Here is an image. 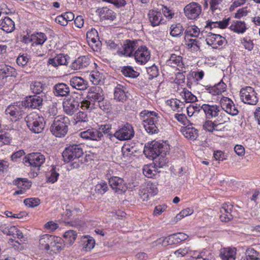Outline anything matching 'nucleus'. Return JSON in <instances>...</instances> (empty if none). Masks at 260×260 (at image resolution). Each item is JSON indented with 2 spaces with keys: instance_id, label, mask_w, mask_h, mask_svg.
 <instances>
[{
  "instance_id": "de8ad7c7",
  "label": "nucleus",
  "mask_w": 260,
  "mask_h": 260,
  "mask_svg": "<svg viewBox=\"0 0 260 260\" xmlns=\"http://www.w3.org/2000/svg\"><path fill=\"white\" fill-rule=\"evenodd\" d=\"M166 154H162L158 155V156H156L155 158H151L154 160V165L155 166L156 168H157V170L158 168H162L167 163V158L166 157Z\"/></svg>"
},
{
  "instance_id": "4be33fe9",
  "label": "nucleus",
  "mask_w": 260,
  "mask_h": 260,
  "mask_svg": "<svg viewBox=\"0 0 260 260\" xmlns=\"http://www.w3.org/2000/svg\"><path fill=\"white\" fill-rule=\"evenodd\" d=\"M109 183L111 187L116 191L125 192L127 189V186L121 178L116 176L111 177L109 178Z\"/></svg>"
},
{
  "instance_id": "680f3d73",
  "label": "nucleus",
  "mask_w": 260,
  "mask_h": 260,
  "mask_svg": "<svg viewBox=\"0 0 260 260\" xmlns=\"http://www.w3.org/2000/svg\"><path fill=\"white\" fill-rule=\"evenodd\" d=\"M161 11L164 15L168 20L171 19L174 17L175 14L174 11L172 9H170V8L165 6H162Z\"/></svg>"
},
{
  "instance_id": "423d86ee",
  "label": "nucleus",
  "mask_w": 260,
  "mask_h": 260,
  "mask_svg": "<svg viewBox=\"0 0 260 260\" xmlns=\"http://www.w3.org/2000/svg\"><path fill=\"white\" fill-rule=\"evenodd\" d=\"M25 121L28 128L35 133L39 134L44 128L45 121L44 117L36 112H32L25 117Z\"/></svg>"
},
{
  "instance_id": "412c9836",
  "label": "nucleus",
  "mask_w": 260,
  "mask_h": 260,
  "mask_svg": "<svg viewBox=\"0 0 260 260\" xmlns=\"http://www.w3.org/2000/svg\"><path fill=\"white\" fill-rule=\"evenodd\" d=\"M138 47V41L127 40L123 44V50L120 52L126 56H134V52Z\"/></svg>"
},
{
  "instance_id": "b1692460",
  "label": "nucleus",
  "mask_w": 260,
  "mask_h": 260,
  "mask_svg": "<svg viewBox=\"0 0 260 260\" xmlns=\"http://www.w3.org/2000/svg\"><path fill=\"white\" fill-rule=\"evenodd\" d=\"M96 12L102 20L113 21L116 17V14L107 7L99 8Z\"/></svg>"
},
{
  "instance_id": "f03ea898",
  "label": "nucleus",
  "mask_w": 260,
  "mask_h": 260,
  "mask_svg": "<svg viewBox=\"0 0 260 260\" xmlns=\"http://www.w3.org/2000/svg\"><path fill=\"white\" fill-rule=\"evenodd\" d=\"M160 114L152 111L144 110L140 113L141 120L145 131L150 135L157 134Z\"/></svg>"
},
{
  "instance_id": "f3484780",
  "label": "nucleus",
  "mask_w": 260,
  "mask_h": 260,
  "mask_svg": "<svg viewBox=\"0 0 260 260\" xmlns=\"http://www.w3.org/2000/svg\"><path fill=\"white\" fill-rule=\"evenodd\" d=\"M43 95H31L26 97L25 100L22 102L25 108L39 109L43 104Z\"/></svg>"
},
{
  "instance_id": "a19ab883",
  "label": "nucleus",
  "mask_w": 260,
  "mask_h": 260,
  "mask_svg": "<svg viewBox=\"0 0 260 260\" xmlns=\"http://www.w3.org/2000/svg\"><path fill=\"white\" fill-rule=\"evenodd\" d=\"M243 260H260V253L252 248H248Z\"/></svg>"
},
{
  "instance_id": "6e6d98bb",
  "label": "nucleus",
  "mask_w": 260,
  "mask_h": 260,
  "mask_svg": "<svg viewBox=\"0 0 260 260\" xmlns=\"http://www.w3.org/2000/svg\"><path fill=\"white\" fill-rule=\"evenodd\" d=\"M108 189L107 184L103 181H101L95 186V191L96 193L101 194L105 193Z\"/></svg>"
},
{
  "instance_id": "1a4fd4ad",
  "label": "nucleus",
  "mask_w": 260,
  "mask_h": 260,
  "mask_svg": "<svg viewBox=\"0 0 260 260\" xmlns=\"http://www.w3.org/2000/svg\"><path fill=\"white\" fill-rule=\"evenodd\" d=\"M134 134L132 125L126 123L116 131L113 136L120 141H124L131 139L134 137Z\"/></svg>"
},
{
  "instance_id": "f257e3e1",
  "label": "nucleus",
  "mask_w": 260,
  "mask_h": 260,
  "mask_svg": "<svg viewBox=\"0 0 260 260\" xmlns=\"http://www.w3.org/2000/svg\"><path fill=\"white\" fill-rule=\"evenodd\" d=\"M220 106L211 104H203L201 107L208 119L216 117L222 110L226 113L232 115L236 116L239 113L237 107L236 106L232 100L227 97H222L220 101Z\"/></svg>"
},
{
  "instance_id": "37998d69",
  "label": "nucleus",
  "mask_w": 260,
  "mask_h": 260,
  "mask_svg": "<svg viewBox=\"0 0 260 260\" xmlns=\"http://www.w3.org/2000/svg\"><path fill=\"white\" fill-rule=\"evenodd\" d=\"M200 33V29L197 26L195 25L190 26L188 27L184 32V39L186 42H187V39H188L189 37H198Z\"/></svg>"
},
{
  "instance_id": "774afa93",
  "label": "nucleus",
  "mask_w": 260,
  "mask_h": 260,
  "mask_svg": "<svg viewBox=\"0 0 260 260\" xmlns=\"http://www.w3.org/2000/svg\"><path fill=\"white\" fill-rule=\"evenodd\" d=\"M77 122H87L88 121V117L87 114L86 112L79 111L76 116Z\"/></svg>"
},
{
  "instance_id": "3c124183",
  "label": "nucleus",
  "mask_w": 260,
  "mask_h": 260,
  "mask_svg": "<svg viewBox=\"0 0 260 260\" xmlns=\"http://www.w3.org/2000/svg\"><path fill=\"white\" fill-rule=\"evenodd\" d=\"M144 175L148 178H152L154 176L156 172L159 173L160 171L157 170L155 166H146L143 169Z\"/></svg>"
},
{
  "instance_id": "a18cd8bd",
  "label": "nucleus",
  "mask_w": 260,
  "mask_h": 260,
  "mask_svg": "<svg viewBox=\"0 0 260 260\" xmlns=\"http://www.w3.org/2000/svg\"><path fill=\"white\" fill-rule=\"evenodd\" d=\"M46 35L43 32H37L32 35V44L42 45L47 40Z\"/></svg>"
},
{
  "instance_id": "a878e982",
  "label": "nucleus",
  "mask_w": 260,
  "mask_h": 260,
  "mask_svg": "<svg viewBox=\"0 0 260 260\" xmlns=\"http://www.w3.org/2000/svg\"><path fill=\"white\" fill-rule=\"evenodd\" d=\"M49 250L54 252H59L63 249L65 244L63 240L59 237L52 236L51 242L49 243Z\"/></svg>"
},
{
  "instance_id": "2eb2a0df",
  "label": "nucleus",
  "mask_w": 260,
  "mask_h": 260,
  "mask_svg": "<svg viewBox=\"0 0 260 260\" xmlns=\"http://www.w3.org/2000/svg\"><path fill=\"white\" fill-rule=\"evenodd\" d=\"M135 58L137 62L141 64L146 63L150 58V53L148 48L145 46L137 48L134 53Z\"/></svg>"
},
{
  "instance_id": "4468645a",
  "label": "nucleus",
  "mask_w": 260,
  "mask_h": 260,
  "mask_svg": "<svg viewBox=\"0 0 260 260\" xmlns=\"http://www.w3.org/2000/svg\"><path fill=\"white\" fill-rule=\"evenodd\" d=\"M45 161V157L41 153H31L26 157L25 162H28L30 166L39 169L40 167Z\"/></svg>"
},
{
  "instance_id": "0eeeda50",
  "label": "nucleus",
  "mask_w": 260,
  "mask_h": 260,
  "mask_svg": "<svg viewBox=\"0 0 260 260\" xmlns=\"http://www.w3.org/2000/svg\"><path fill=\"white\" fill-rule=\"evenodd\" d=\"M168 146L157 141H152L150 144L145 146L144 153L149 159L155 158L158 155L167 154Z\"/></svg>"
},
{
  "instance_id": "c756f323",
  "label": "nucleus",
  "mask_w": 260,
  "mask_h": 260,
  "mask_svg": "<svg viewBox=\"0 0 260 260\" xmlns=\"http://www.w3.org/2000/svg\"><path fill=\"white\" fill-rule=\"evenodd\" d=\"M15 24L14 21L8 17L0 20V29L4 31L9 33L14 30Z\"/></svg>"
},
{
  "instance_id": "c03bdc74",
  "label": "nucleus",
  "mask_w": 260,
  "mask_h": 260,
  "mask_svg": "<svg viewBox=\"0 0 260 260\" xmlns=\"http://www.w3.org/2000/svg\"><path fill=\"white\" fill-rule=\"evenodd\" d=\"M52 236V235L45 234L41 237L39 240L40 248L46 250H49V243L51 242Z\"/></svg>"
},
{
  "instance_id": "bf43d9fd",
  "label": "nucleus",
  "mask_w": 260,
  "mask_h": 260,
  "mask_svg": "<svg viewBox=\"0 0 260 260\" xmlns=\"http://www.w3.org/2000/svg\"><path fill=\"white\" fill-rule=\"evenodd\" d=\"M188 41L186 43L188 49L191 51H197L200 49V46L198 45V41L197 39H190L188 38Z\"/></svg>"
},
{
  "instance_id": "2f4dec72",
  "label": "nucleus",
  "mask_w": 260,
  "mask_h": 260,
  "mask_svg": "<svg viewBox=\"0 0 260 260\" xmlns=\"http://www.w3.org/2000/svg\"><path fill=\"white\" fill-rule=\"evenodd\" d=\"M226 88V85L224 82L220 81L213 86H207L206 89L211 94L216 95L221 94L225 90Z\"/></svg>"
},
{
  "instance_id": "dca6fc26",
  "label": "nucleus",
  "mask_w": 260,
  "mask_h": 260,
  "mask_svg": "<svg viewBox=\"0 0 260 260\" xmlns=\"http://www.w3.org/2000/svg\"><path fill=\"white\" fill-rule=\"evenodd\" d=\"M206 42L208 45L212 46L214 49H216L218 46H221L227 43V41L225 38L220 35L213 33L209 34L206 39Z\"/></svg>"
},
{
  "instance_id": "6e6552de",
  "label": "nucleus",
  "mask_w": 260,
  "mask_h": 260,
  "mask_svg": "<svg viewBox=\"0 0 260 260\" xmlns=\"http://www.w3.org/2000/svg\"><path fill=\"white\" fill-rule=\"evenodd\" d=\"M240 96L243 103L249 105H255L258 101L257 93L250 86L242 88L240 91Z\"/></svg>"
},
{
  "instance_id": "9d476101",
  "label": "nucleus",
  "mask_w": 260,
  "mask_h": 260,
  "mask_svg": "<svg viewBox=\"0 0 260 260\" xmlns=\"http://www.w3.org/2000/svg\"><path fill=\"white\" fill-rule=\"evenodd\" d=\"M202 12L201 5L196 2H191L184 8L185 16L190 20L196 19L199 17Z\"/></svg>"
},
{
  "instance_id": "a211bd4d",
  "label": "nucleus",
  "mask_w": 260,
  "mask_h": 260,
  "mask_svg": "<svg viewBox=\"0 0 260 260\" xmlns=\"http://www.w3.org/2000/svg\"><path fill=\"white\" fill-rule=\"evenodd\" d=\"M80 103L74 98L70 99L63 102L64 112L68 115H73L79 109Z\"/></svg>"
},
{
  "instance_id": "39448f33",
  "label": "nucleus",
  "mask_w": 260,
  "mask_h": 260,
  "mask_svg": "<svg viewBox=\"0 0 260 260\" xmlns=\"http://www.w3.org/2000/svg\"><path fill=\"white\" fill-rule=\"evenodd\" d=\"M70 121L68 117L64 115L56 116L51 124L50 130L56 137H64L68 133Z\"/></svg>"
},
{
  "instance_id": "bb28decb",
  "label": "nucleus",
  "mask_w": 260,
  "mask_h": 260,
  "mask_svg": "<svg viewBox=\"0 0 260 260\" xmlns=\"http://www.w3.org/2000/svg\"><path fill=\"white\" fill-rule=\"evenodd\" d=\"M53 92L56 96H66L70 93V88L66 84L59 83L53 86Z\"/></svg>"
},
{
  "instance_id": "cd10ccee",
  "label": "nucleus",
  "mask_w": 260,
  "mask_h": 260,
  "mask_svg": "<svg viewBox=\"0 0 260 260\" xmlns=\"http://www.w3.org/2000/svg\"><path fill=\"white\" fill-rule=\"evenodd\" d=\"M90 63V60L85 56L78 57L71 64V68L75 70H81L87 68Z\"/></svg>"
},
{
  "instance_id": "e433bc0d",
  "label": "nucleus",
  "mask_w": 260,
  "mask_h": 260,
  "mask_svg": "<svg viewBox=\"0 0 260 260\" xmlns=\"http://www.w3.org/2000/svg\"><path fill=\"white\" fill-rule=\"evenodd\" d=\"M230 29L238 34H243L246 31L247 27L244 21L237 20L233 22Z\"/></svg>"
},
{
  "instance_id": "c85d7f7f",
  "label": "nucleus",
  "mask_w": 260,
  "mask_h": 260,
  "mask_svg": "<svg viewBox=\"0 0 260 260\" xmlns=\"http://www.w3.org/2000/svg\"><path fill=\"white\" fill-rule=\"evenodd\" d=\"M148 16L149 20L152 26H156L161 23L162 19V15L160 12L151 10H150Z\"/></svg>"
},
{
  "instance_id": "ea45409f",
  "label": "nucleus",
  "mask_w": 260,
  "mask_h": 260,
  "mask_svg": "<svg viewBox=\"0 0 260 260\" xmlns=\"http://www.w3.org/2000/svg\"><path fill=\"white\" fill-rule=\"evenodd\" d=\"M170 35L173 37H179L183 35L184 28L182 25L178 23L172 24L170 27Z\"/></svg>"
},
{
  "instance_id": "f8f14e48",
  "label": "nucleus",
  "mask_w": 260,
  "mask_h": 260,
  "mask_svg": "<svg viewBox=\"0 0 260 260\" xmlns=\"http://www.w3.org/2000/svg\"><path fill=\"white\" fill-rule=\"evenodd\" d=\"M188 236L183 233H178L170 235L167 237H165L162 242H160V239L157 240L158 243L162 244L164 246L178 243L182 241L187 239Z\"/></svg>"
},
{
  "instance_id": "f704fd0d",
  "label": "nucleus",
  "mask_w": 260,
  "mask_h": 260,
  "mask_svg": "<svg viewBox=\"0 0 260 260\" xmlns=\"http://www.w3.org/2000/svg\"><path fill=\"white\" fill-rule=\"evenodd\" d=\"M114 99L117 101L124 102L127 98L124 87L120 84H118L114 89Z\"/></svg>"
},
{
  "instance_id": "8fccbe9b",
  "label": "nucleus",
  "mask_w": 260,
  "mask_h": 260,
  "mask_svg": "<svg viewBox=\"0 0 260 260\" xmlns=\"http://www.w3.org/2000/svg\"><path fill=\"white\" fill-rule=\"evenodd\" d=\"M167 103L174 111H177L178 112L182 111L183 108L181 107V106L184 105L182 102H181L179 100L176 99L168 100Z\"/></svg>"
},
{
  "instance_id": "20e7f679",
  "label": "nucleus",
  "mask_w": 260,
  "mask_h": 260,
  "mask_svg": "<svg viewBox=\"0 0 260 260\" xmlns=\"http://www.w3.org/2000/svg\"><path fill=\"white\" fill-rule=\"evenodd\" d=\"M83 151L80 145H70L62 152V157L65 162L74 161L72 166L74 168H78L83 163Z\"/></svg>"
},
{
  "instance_id": "6ab92c4d",
  "label": "nucleus",
  "mask_w": 260,
  "mask_h": 260,
  "mask_svg": "<svg viewBox=\"0 0 260 260\" xmlns=\"http://www.w3.org/2000/svg\"><path fill=\"white\" fill-rule=\"evenodd\" d=\"M158 192V189L156 185L153 183H148L146 187L143 188L141 187L140 189L139 195L143 201H147L149 196H154Z\"/></svg>"
},
{
  "instance_id": "ddd939ff",
  "label": "nucleus",
  "mask_w": 260,
  "mask_h": 260,
  "mask_svg": "<svg viewBox=\"0 0 260 260\" xmlns=\"http://www.w3.org/2000/svg\"><path fill=\"white\" fill-rule=\"evenodd\" d=\"M24 107V106L22 105V102H19L16 103V104L11 105L8 106L5 112L7 115H10L16 121L22 117V115L24 114L23 110Z\"/></svg>"
},
{
  "instance_id": "4c0bfd02",
  "label": "nucleus",
  "mask_w": 260,
  "mask_h": 260,
  "mask_svg": "<svg viewBox=\"0 0 260 260\" xmlns=\"http://www.w3.org/2000/svg\"><path fill=\"white\" fill-rule=\"evenodd\" d=\"M123 158L125 161H129L130 157L136 152L135 148L129 145H124L121 149Z\"/></svg>"
},
{
  "instance_id": "09e8293b",
  "label": "nucleus",
  "mask_w": 260,
  "mask_h": 260,
  "mask_svg": "<svg viewBox=\"0 0 260 260\" xmlns=\"http://www.w3.org/2000/svg\"><path fill=\"white\" fill-rule=\"evenodd\" d=\"M14 184L17 186L18 188H23L24 189H28L31 183L25 178H17L14 181Z\"/></svg>"
},
{
  "instance_id": "603ef678",
  "label": "nucleus",
  "mask_w": 260,
  "mask_h": 260,
  "mask_svg": "<svg viewBox=\"0 0 260 260\" xmlns=\"http://www.w3.org/2000/svg\"><path fill=\"white\" fill-rule=\"evenodd\" d=\"M121 72L124 76L127 77L136 78L139 75V73L130 66L124 67Z\"/></svg>"
},
{
  "instance_id": "c9c22d12",
  "label": "nucleus",
  "mask_w": 260,
  "mask_h": 260,
  "mask_svg": "<svg viewBox=\"0 0 260 260\" xmlns=\"http://www.w3.org/2000/svg\"><path fill=\"white\" fill-rule=\"evenodd\" d=\"M167 63L168 65L173 67H178L181 69L184 67L182 56L175 54H171L169 59L167 60Z\"/></svg>"
},
{
  "instance_id": "052dcab7",
  "label": "nucleus",
  "mask_w": 260,
  "mask_h": 260,
  "mask_svg": "<svg viewBox=\"0 0 260 260\" xmlns=\"http://www.w3.org/2000/svg\"><path fill=\"white\" fill-rule=\"evenodd\" d=\"M58 176L59 174L52 168L47 174V181L54 183L57 180Z\"/></svg>"
},
{
  "instance_id": "0e129e2a",
  "label": "nucleus",
  "mask_w": 260,
  "mask_h": 260,
  "mask_svg": "<svg viewBox=\"0 0 260 260\" xmlns=\"http://www.w3.org/2000/svg\"><path fill=\"white\" fill-rule=\"evenodd\" d=\"M100 131H101L102 133L105 134H109L110 137H114L112 134L111 129L112 125L110 124H101L99 125V128Z\"/></svg>"
},
{
  "instance_id": "393cba45",
  "label": "nucleus",
  "mask_w": 260,
  "mask_h": 260,
  "mask_svg": "<svg viewBox=\"0 0 260 260\" xmlns=\"http://www.w3.org/2000/svg\"><path fill=\"white\" fill-rule=\"evenodd\" d=\"M69 57L62 54H57L52 58H49L48 60V64H51L54 67L59 66L67 65Z\"/></svg>"
},
{
  "instance_id": "338daca9",
  "label": "nucleus",
  "mask_w": 260,
  "mask_h": 260,
  "mask_svg": "<svg viewBox=\"0 0 260 260\" xmlns=\"http://www.w3.org/2000/svg\"><path fill=\"white\" fill-rule=\"evenodd\" d=\"M225 111H221L218 114V116H217V120L220 123L218 124H221L222 123H224L228 122L230 121V118L228 117L226 114L225 113Z\"/></svg>"
},
{
  "instance_id": "864d4df0",
  "label": "nucleus",
  "mask_w": 260,
  "mask_h": 260,
  "mask_svg": "<svg viewBox=\"0 0 260 260\" xmlns=\"http://www.w3.org/2000/svg\"><path fill=\"white\" fill-rule=\"evenodd\" d=\"M57 108L54 105L50 106L46 114V117L47 118L46 121H49V119L53 120L57 116Z\"/></svg>"
},
{
  "instance_id": "79ce46f5",
  "label": "nucleus",
  "mask_w": 260,
  "mask_h": 260,
  "mask_svg": "<svg viewBox=\"0 0 260 260\" xmlns=\"http://www.w3.org/2000/svg\"><path fill=\"white\" fill-rule=\"evenodd\" d=\"M77 233L74 230H69L63 234L65 242L67 245L71 246L77 238Z\"/></svg>"
},
{
  "instance_id": "13d9d810",
  "label": "nucleus",
  "mask_w": 260,
  "mask_h": 260,
  "mask_svg": "<svg viewBox=\"0 0 260 260\" xmlns=\"http://www.w3.org/2000/svg\"><path fill=\"white\" fill-rule=\"evenodd\" d=\"M219 124H215L214 122L211 120H208L205 122L203 124V128L209 132H213L214 130L217 129V127L219 126Z\"/></svg>"
},
{
  "instance_id": "69168bd1",
  "label": "nucleus",
  "mask_w": 260,
  "mask_h": 260,
  "mask_svg": "<svg viewBox=\"0 0 260 260\" xmlns=\"http://www.w3.org/2000/svg\"><path fill=\"white\" fill-rule=\"evenodd\" d=\"M97 107H99L101 110L106 112H108L110 110L109 103L107 100H105V99L97 103Z\"/></svg>"
},
{
  "instance_id": "72a5a7b5",
  "label": "nucleus",
  "mask_w": 260,
  "mask_h": 260,
  "mask_svg": "<svg viewBox=\"0 0 260 260\" xmlns=\"http://www.w3.org/2000/svg\"><path fill=\"white\" fill-rule=\"evenodd\" d=\"M32 92L36 94L41 93L45 94L47 86L45 83L40 81L32 82L30 85Z\"/></svg>"
},
{
  "instance_id": "7ed1b4c3",
  "label": "nucleus",
  "mask_w": 260,
  "mask_h": 260,
  "mask_svg": "<svg viewBox=\"0 0 260 260\" xmlns=\"http://www.w3.org/2000/svg\"><path fill=\"white\" fill-rule=\"evenodd\" d=\"M104 99L103 90L101 87H92L89 89L86 99L80 103V108L82 110L91 112L96 108L97 103Z\"/></svg>"
},
{
  "instance_id": "4d7b16f0",
  "label": "nucleus",
  "mask_w": 260,
  "mask_h": 260,
  "mask_svg": "<svg viewBox=\"0 0 260 260\" xmlns=\"http://www.w3.org/2000/svg\"><path fill=\"white\" fill-rule=\"evenodd\" d=\"M24 204L31 208L35 207L40 204V200L39 198H27L25 199L23 202Z\"/></svg>"
},
{
  "instance_id": "49530a36",
  "label": "nucleus",
  "mask_w": 260,
  "mask_h": 260,
  "mask_svg": "<svg viewBox=\"0 0 260 260\" xmlns=\"http://www.w3.org/2000/svg\"><path fill=\"white\" fill-rule=\"evenodd\" d=\"M223 0H210V10L212 14L215 16L221 13L220 4Z\"/></svg>"
},
{
  "instance_id": "aec40b11",
  "label": "nucleus",
  "mask_w": 260,
  "mask_h": 260,
  "mask_svg": "<svg viewBox=\"0 0 260 260\" xmlns=\"http://www.w3.org/2000/svg\"><path fill=\"white\" fill-rule=\"evenodd\" d=\"M81 138L86 140L100 141L103 137L102 133L96 129L91 128L80 133Z\"/></svg>"
},
{
  "instance_id": "e2e57ef3",
  "label": "nucleus",
  "mask_w": 260,
  "mask_h": 260,
  "mask_svg": "<svg viewBox=\"0 0 260 260\" xmlns=\"http://www.w3.org/2000/svg\"><path fill=\"white\" fill-rule=\"evenodd\" d=\"M147 72L150 76L149 78H153L154 77H156L159 74L158 69L157 67L155 64L147 68Z\"/></svg>"
},
{
  "instance_id": "58836bf2",
  "label": "nucleus",
  "mask_w": 260,
  "mask_h": 260,
  "mask_svg": "<svg viewBox=\"0 0 260 260\" xmlns=\"http://www.w3.org/2000/svg\"><path fill=\"white\" fill-rule=\"evenodd\" d=\"M182 132L186 138L192 140H196L198 136V131L193 127H185Z\"/></svg>"
},
{
  "instance_id": "5fc2aeb1",
  "label": "nucleus",
  "mask_w": 260,
  "mask_h": 260,
  "mask_svg": "<svg viewBox=\"0 0 260 260\" xmlns=\"http://www.w3.org/2000/svg\"><path fill=\"white\" fill-rule=\"evenodd\" d=\"M181 95L186 103H193L197 101V97L187 89H184Z\"/></svg>"
},
{
  "instance_id": "5701e85b",
  "label": "nucleus",
  "mask_w": 260,
  "mask_h": 260,
  "mask_svg": "<svg viewBox=\"0 0 260 260\" xmlns=\"http://www.w3.org/2000/svg\"><path fill=\"white\" fill-rule=\"evenodd\" d=\"M70 83L73 88L79 90H85L88 87V81L80 77H72L70 80Z\"/></svg>"
},
{
  "instance_id": "7c9ffc66",
  "label": "nucleus",
  "mask_w": 260,
  "mask_h": 260,
  "mask_svg": "<svg viewBox=\"0 0 260 260\" xmlns=\"http://www.w3.org/2000/svg\"><path fill=\"white\" fill-rule=\"evenodd\" d=\"M16 75V72L14 68L6 65L0 66V80H3L9 77H15Z\"/></svg>"
},
{
  "instance_id": "473e14b6",
  "label": "nucleus",
  "mask_w": 260,
  "mask_h": 260,
  "mask_svg": "<svg viewBox=\"0 0 260 260\" xmlns=\"http://www.w3.org/2000/svg\"><path fill=\"white\" fill-rule=\"evenodd\" d=\"M236 249L235 248H225L221 250L220 256L222 260H235Z\"/></svg>"
},
{
  "instance_id": "9b49d317",
  "label": "nucleus",
  "mask_w": 260,
  "mask_h": 260,
  "mask_svg": "<svg viewBox=\"0 0 260 260\" xmlns=\"http://www.w3.org/2000/svg\"><path fill=\"white\" fill-rule=\"evenodd\" d=\"M234 206L230 203H225L222 205L220 209L219 218L222 222H229L233 219L235 216Z\"/></svg>"
}]
</instances>
